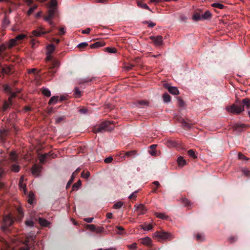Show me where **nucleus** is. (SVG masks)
<instances>
[{
  "mask_svg": "<svg viewBox=\"0 0 250 250\" xmlns=\"http://www.w3.org/2000/svg\"><path fill=\"white\" fill-rule=\"evenodd\" d=\"M51 54L47 53V56L45 59L48 69V71L46 72V75L49 77L47 79V81H49L52 78L56 72L57 68L60 66V62L59 61L53 59Z\"/></svg>",
  "mask_w": 250,
  "mask_h": 250,
  "instance_id": "1",
  "label": "nucleus"
},
{
  "mask_svg": "<svg viewBox=\"0 0 250 250\" xmlns=\"http://www.w3.org/2000/svg\"><path fill=\"white\" fill-rule=\"evenodd\" d=\"M115 123L113 121H105L95 126L93 129V131L95 133H102L104 131H111L114 129L113 125Z\"/></svg>",
  "mask_w": 250,
  "mask_h": 250,
  "instance_id": "2",
  "label": "nucleus"
},
{
  "mask_svg": "<svg viewBox=\"0 0 250 250\" xmlns=\"http://www.w3.org/2000/svg\"><path fill=\"white\" fill-rule=\"evenodd\" d=\"M18 156L15 152H11L9 158L6 161V163L9 167L11 170L14 172H18L20 170V167L18 165Z\"/></svg>",
  "mask_w": 250,
  "mask_h": 250,
  "instance_id": "3",
  "label": "nucleus"
},
{
  "mask_svg": "<svg viewBox=\"0 0 250 250\" xmlns=\"http://www.w3.org/2000/svg\"><path fill=\"white\" fill-rule=\"evenodd\" d=\"M14 222V218L11 214H7L3 217L0 228L3 231L8 230L9 227L11 226Z\"/></svg>",
  "mask_w": 250,
  "mask_h": 250,
  "instance_id": "4",
  "label": "nucleus"
},
{
  "mask_svg": "<svg viewBox=\"0 0 250 250\" xmlns=\"http://www.w3.org/2000/svg\"><path fill=\"white\" fill-rule=\"evenodd\" d=\"M226 110L229 113L232 114H239L244 110V106L237 105L233 104L226 107Z\"/></svg>",
  "mask_w": 250,
  "mask_h": 250,
  "instance_id": "5",
  "label": "nucleus"
},
{
  "mask_svg": "<svg viewBox=\"0 0 250 250\" xmlns=\"http://www.w3.org/2000/svg\"><path fill=\"white\" fill-rule=\"evenodd\" d=\"M170 234L163 231H157L153 234V237L159 241L166 240L170 238Z\"/></svg>",
  "mask_w": 250,
  "mask_h": 250,
  "instance_id": "6",
  "label": "nucleus"
},
{
  "mask_svg": "<svg viewBox=\"0 0 250 250\" xmlns=\"http://www.w3.org/2000/svg\"><path fill=\"white\" fill-rule=\"evenodd\" d=\"M52 31V29H50L48 31H45L44 28L42 26L37 27L36 30H33L32 33L34 36L40 37L46 33H49Z\"/></svg>",
  "mask_w": 250,
  "mask_h": 250,
  "instance_id": "7",
  "label": "nucleus"
},
{
  "mask_svg": "<svg viewBox=\"0 0 250 250\" xmlns=\"http://www.w3.org/2000/svg\"><path fill=\"white\" fill-rule=\"evenodd\" d=\"M57 9H49L46 15L43 16V19L45 21H49L56 16L57 14Z\"/></svg>",
  "mask_w": 250,
  "mask_h": 250,
  "instance_id": "8",
  "label": "nucleus"
},
{
  "mask_svg": "<svg viewBox=\"0 0 250 250\" xmlns=\"http://www.w3.org/2000/svg\"><path fill=\"white\" fill-rule=\"evenodd\" d=\"M81 170V169L80 168H78L76 169V170L72 173V175H71V178L70 179V180L68 181V182H67V185H66V188L67 189L68 188H69L72 183L74 181V180L75 178V177L76 176V175L80 172Z\"/></svg>",
  "mask_w": 250,
  "mask_h": 250,
  "instance_id": "9",
  "label": "nucleus"
},
{
  "mask_svg": "<svg viewBox=\"0 0 250 250\" xmlns=\"http://www.w3.org/2000/svg\"><path fill=\"white\" fill-rule=\"evenodd\" d=\"M162 37L161 36H150L149 39L154 42L155 45L160 46L162 42Z\"/></svg>",
  "mask_w": 250,
  "mask_h": 250,
  "instance_id": "10",
  "label": "nucleus"
},
{
  "mask_svg": "<svg viewBox=\"0 0 250 250\" xmlns=\"http://www.w3.org/2000/svg\"><path fill=\"white\" fill-rule=\"evenodd\" d=\"M176 162L179 168H182L187 165L186 160L182 156H181L177 158Z\"/></svg>",
  "mask_w": 250,
  "mask_h": 250,
  "instance_id": "11",
  "label": "nucleus"
},
{
  "mask_svg": "<svg viewBox=\"0 0 250 250\" xmlns=\"http://www.w3.org/2000/svg\"><path fill=\"white\" fill-rule=\"evenodd\" d=\"M157 145H152L149 146V153L153 156H157L159 155L160 152L156 149Z\"/></svg>",
  "mask_w": 250,
  "mask_h": 250,
  "instance_id": "12",
  "label": "nucleus"
},
{
  "mask_svg": "<svg viewBox=\"0 0 250 250\" xmlns=\"http://www.w3.org/2000/svg\"><path fill=\"white\" fill-rule=\"evenodd\" d=\"M42 167L37 165H34L32 168V174L34 175H38L41 172Z\"/></svg>",
  "mask_w": 250,
  "mask_h": 250,
  "instance_id": "13",
  "label": "nucleus"
},
{
  "mask_svg": "<svg viewBox=\"0 0 250 250\" xmlns=\"http://www.w3.org/2000/svg\"><path fill=\"white\" fill-rule=\"evenodd\" d=\"M161 187V185L159 182L156 181L152 183L151 184V188L153 190L152 192L154 193H157L158 191V188Z\"/></svg>",
  "mask_w": 250,
  "mask_h": 250,
  "instance_id": "14",
  "label": "nucleus"
},
{
  "mask_svg": "<svg viewBox=\"0 0 250 250\" xmlns=\"http://www.w3.org/2000/svg\"><path fill=\"white\" fill-rule=\"evenodd\" d=\"M11 105L12 104H11L9 102L4 101L3 105L0 109V111L4 113L11 107Z\"/></svg>",
  "mask_w": 250,
  "mask_h": 250,
  "instance_id": "15",
  "label": "nucleus"
},
{
  "mask_svg": "<svg viewBox=\"0 0 250 250\" xmlns=\"http://www.w3.org/2000/svg\"><path fill=\"white\" fill-rule=\"evenodd\" d=\"M6 49V46L5 45H0V58L2 59H5L6 56V54L4 52V51Z\"/></svg>",
  "mask_w": 250,
  "mask_h": 250,
  "instance_id": "16",
  "label": "nucleus"
},
{
  "mask_svg": "<svg viewBox=\"0 0 250 250\" xmlns=\"http://www.w3.org/2000/svg\"><path fill=\"white\" fill-rule=\"evenodd\" d=\"M136 104L139 107L147 106L148 105V103L145 100H139L136 103Z\"/></svg>",
  "mask_w": 250,
  "mask_h": 250,
  "instance_id": "17",
  "label": "nucleus"
},
{
  "mask_svg": "<svg viewBox=\"0 0 250 250\" xmlns=\"http://www.w3.org/2000/svg\"><path fill=\"white\" fill-rule=\"evenodd\" d=\"M105 43L103 41L97 42L90 45L91 48H95L100 47L104 46L105 45Z\"/></svg>",
  "mask_w": 250,
  "mask_h": 250,
  "instance_id": "18",
  "label": "nucleus"
},
{
  "mask_svg": "<svg viewBox=\"0 0 250 250\" xmlns=\"http://www.w3.org/2000/svg\"><path fill=\"white\" fill-rule=\"evenodd\" d=\"M155 216L159 218L168 220L170 219V217L168 216L167 215H166L164 213H159V212H155Z\"/></svg>",
  "mask_w": 250,
  "mask_h": 250,
  "instance_id": "19",
  "label": "nucleus"
},
{
  "mask_svg": "<svg viewBox=\"0 0 250 250\" xmlns=\"http://www.w3.org/2000/svg\"><path fill=\"white\" fill-rule=\"evenodd\" d=\"M152 243V240L148 237H146L142 239V243L143 245L149 246L151 245Z\"/></svg>",
  "mask_w": 250,
  "mask_h": 250,
  "instance_id": "20",
  "label": "nucleus"
},
{
  "mask_svg": "<svg viewBox=\"0 0 250 250\" xmlns=\"http://www.w3.org/2000/svg\"><path fill=\"white\" fill-rule=\"evenodd\" d=\"M1 73L3 74L9 75L11 73V68L9 66L6 65L1 68Z\"/></svg>",
  "mask_w": 250,
  "mask_h": 250,
  "instance_id": "21",
  "label": "nucleus"
},
{
  "mask_svg": "<svg viewBox=\"0 0 250 250\" xmlns=\"http://www.w3.org/2000/svg\"><path fill=\"white\" fill-rule=\"evenodd\" d=\"M137 210L140 212V214H143L146 211V208L143 204H140L136 207Z\"/></svg>",
  "mask_w": 250,
  "mask_h": 250,
  "instance_id": "22",
  "label": "nucleus"
},
{
  "mask_svg": "<svg viewBox=\"0 0 250 250\" xmlns=\"http://www.w3.org/2000/svg\"><path fill=\"white\" fill-rule=\"evenodd\" d=\"M59 97L57 96H54L52 97L48 102L49 104H54L57 103L58 101Z\"/></svg>",
  "mask_w": 250,
  "mask_h": 250,
  "instance_id": "23",
  "label": "nucleus"
},
{
  "mask_svg": "<svg viewBox=\"0 0 250 250\" xmlns=\"http://www.w3.org/2000/svg\"><path fill=\"white\" fill-rule=\"evenodd\" d=\"M39 223L41 226L43 227H46L49 224L48 221L42 218H39Z\"/></svg>",
  "mask_w": 250,
  "mask_h": 250,
  "instance_id": "24",
  "label": "nucleus"
},
{
  "mask_svg": "<svg viewBox=\"0 0 250 250\" xmlns=\"http://www.w3.org/2000/svg\"><path fill=\"white\" fill-rule=\"evenodd\" d=\"M163 99L165 103H169L171 100L170 96L167 93H165L163 95Z\"/></svg>",
  "mask_w": 250,
  "mask_h": 250,
  "instance_id": "25",
  "label": "nucleus"
},
{
  "mask_svg": "<svg viewBox=\"0 0 250 250\" xmlns=\"http://www.w3.org/2000/svg\"><path fill=\"white\" fill-rule=\"evenodd\" d=\"M7 131L5 130H0V139L3 141L5 139V137L7 135Z\"/></svg>",
  "mask_w": 250,
  "mask_h": 250,
  "instance_id": "26",
  "label": "nucleus"
},
{
  "mask_svg": "<svg viewBox=\"0 0 250 250\" xmlns=\"http://www.w3.org/2000/svg\"><path fill=\"white\" fill-rule=\"evenodd\" d=\"M19 187H20V188L21 190L23 189L24 193H26V185L22 183V180L21 178L20 180L19 181Z\"/></svg>",
  "mask_w": 250,
  "mask_h": 250,
  "instance_id": "27",
  "label": "nucleus"
},
{
  "mask_svg": "<svg viewBox=\"0 0 250 250\" xmlns=\"http://www.w3.org/2000/svg\"><path fill=\"white\" fill-rule=\"evenodd\" d=\"M141 228L145 231H148L151 229L153 228V226L151 224H145L141 226Z\"/></svg>",
  "mask_w": 250,
  "mask_h": 250,
  "instance_id": "28",
  "label": "nucleus"
},
{
  "mask_svg": "<svg viewBox=\"0 0 250 250\" xmlns=\"http://www.w3.org/2000/svg\"><path fill=\"white\" fill-rule=\"evenodd\" d=\"M73 95L77 98H79L82 95V92L79 89L78 87H75L74 89Z\"/></svg>",
  "mask_w": 250,
  "mask_h": 250,
  "instance_id": "29",
  "label": "nucleus"
},
{
  "mask_svg": "<svg viewBox=\"0 0 250 250\" xmlns=\"http://www.w3.org/2000/svg\"><path fill=\"white\" fill-rule=\"evenodd\" d=\"M49 4V9H57V1L56 0H51Z\"/></svg>",
  "mask_w": 250,
  "mask_h": 250,
  "instance_id": "30",
  "label": "nucleus"
},
{
  "mask_svg": "<svg viewBox=\"0 0 250 250\" xmlns=\"http://www.w3.org/2000/svg\"><path fill=\"white\" fill-rule=\"evenodd\" d=\"M55 47L53 44H51L47 46V54H52L54 51Z\"/></svg>",
  "mask_w": 250,
  "mask_h": 250,
  "instance_id": "31",
  "label": "nucleus"
},
{
  "mask_svg": "<svg viewBox=\"0 0 250 250\" xmlns=\"http://www.w3.org/2000/svg\"><path fill=\"white\" fill-rule=\"evenodd\" d=\"M42 93L45 96L49 97L51 96V92L47 88H43L42 90Z\"/></svg>",
  "mask_w": 250,
  "mask_h": 250,
  "instance_id": "32",
  "label": "nucleus"
},
{
  "mask_svg": "<svg viewBox=\"0 0 250 250\" xmlns=\"http://www.w3.org/2000/svg\"><path fill=\"white\" fill-rule=\"evenodd\" d=\"M142 23L143 24H147L148 27L149 28H152V27H154L156 24V23H155V22H153L152 21H142Z\"/></svg>",
  "mask_w": 250,
  "mask_h": 250,
  "instance_id": "33",
  "label": "nucleus"
},
{
  "mask_svg": "<svg viewBox=\"0 0 250 250\" xmlns=\"http://www.w3.org/2000/svg\"><path fill=\"white\" fill-rule=\"evenodd\" d=\"M81 186V181L79 180L77 183H75L72 186V190L78 189Z\"/></svg>",
  "mask_w": 250,
  "mask_h": 250,
  "instance_id": "34",
  "label": "nucleus"
},
{
  "mask_svg": "<svg viewBox=\"0 0 250 250\" xmlns=\"http://www.w3.org/2000/svg\"><path fill=\"white\" fill-rule=\"evenodd\" d=\"M85 228L92 231H95L96 229V226L93 224L86 225Z\"/></svg>",
  "mask_w": 250,
  "mask_h": 250,
  "instance_id": "35",
  "label": "nucleus"
},
{
  "mask_svg": "<svg viewBox=\"0 0 250 250\" xmlns=\"http://www.w3.org/2000/svg\"><path fill=\"white\" fill-rule=\"evenodd\" d=\"M124 203L123 202L118 201L116 202L113 206V208L115 209H119L122 208Z\"/></svg>",
  "mask_w": 250,
  "mask_h": 250,
  "instance_id": "36",
  "label": "nucleus"
},
{
  "mask_svg": "<svg viewBox=\"0 0 250 250\" xmlns=\"http://www.w3.org/2000/svg\"><path fill=\"white\" fill-rule=\"evenodd\" d=\"M105 50L109 53H116L117 52V49L114 47H106Z\"/></svg>",
  "mask_w": 250,
  "mask_h": 250,
  "instance_id": "37",
  "label": "nucleus"
},
{
  "mask_svg": "<svg viewBox=\"0 0 250 250\" xmlns=\"http://www.w3.org/2000/svg\"><path fill=\"white\" fill-rule=\"evenodd\" d=\"M211 13L208 11H206L202 16V19H207L211 17Z\"/></svg>",
  "mask_w": 250,
  "mask_h": 250,
  "instance_id": "38",
  "label": "nucleus"
},
{
  "mask_svg": "<svg viewBox=\"0 0 250 250\" xmlns=\"http://www.w3.org/2000/svg\"><path fill=\"white\" fill-rule=\"evenodd\" d=\"M176 99L178 106L180 107H184L185 105V104L183 100L179 97H177Z\"/></svg>",
  "mask_w": 250,
  "mask_h": 250,
  "instance_id": "39",
  "label": "nucleus"
},
{
  "mask_svg": "<svg viewBox=\"0 0 250 250\" xmlns=\"http://www.w3.org/2000/svg\"><path fill=\"white\" fill-rule=\"evenodd\" d=\"M243 103L247 108H250V100L248 98H245L243 100Z\"/></svg>",
  "mask_w": 250,
  "mask_h": 250,
  "instance_id": "40",
  "label": "nucleus"
},
{
  "mask_svg": "<svg viewBox=\"0 0 250 250\" xmlns=\"http://www.w3.org/2000/svg\"><path fill=\"white\" fill-rule=\"evenodd\" d=\"M163 86L165 88L167 89L168 92L172 94V86L170 85V84L165 83L163 84Z\"/></svg>",
  "mask_w": 250,
  "mask_h": 250,
  "instance_id": "41",
  "label": "nucleus"
},
{
  "mask_svg": "<svg viewBox=\"0 0 250 250\" xmlns=\"http://www.w3.org/2000/svg\"><path fill=\"white\" fill-rule=\"evenodd\" d=\"M138 5L139 6H140L143 8L148 9V10H150V9H149V7L147 5V4L144 2H143L142 1L138 2Z\"/></svg>",
  "mask_w": 250,
  "mask_h": 250,
  "instance_id": "42",
  "label": "nucleus"
},
{
  "mask_svg": "<svg viewBox=\"0 0 250 250\" xmlns=\"http://www.w3.org/2000/svg\"><path fill=\"white\" fill-rule=\"evenodd\" d=\"M55 119L56 123L59 124L62 121L64 120V119H65V116H62L59 117H56Z\"/></svg>",
  "mask_w": 250,
  "mask_h": 250,
  "instance_id": "43",
  "label": "nucleus"
},
{
  "mask_svg": "<svg viewBox=\"0 0 250 250\" xmlns=\"http://www.w3.org/2000/svg\"><path fill=\"white\" fill-rule=\"evenodd\" d=\"M188 155L193 158L195 159L197 157L196 155L195 154V152L192 149H189V150H188Z\"/></svg>",
  "mask_w": 250,
  "mask_h": 250,
  "instance_id": "44",
  "label": "nucleus"
},
{
  "mask_svg": "<svg viewBox=\"0 0 250 250\" xmlns=\"http://www.w3.org/2000/svg\"><path fill=\"white\" fill-rule=\"evenodd\" d=\"M211 5L213 7H216L220 9H223L224 7V6L222 4L219 3H212Z\"/></svg>",
  "mask_w": 250,
  "mask_h": 250,
  "instance_id": "45",
  "label": "nucleus"
},
{
  "mask_svg": "<svg viewBox=\"0 0 250 250\" xmlns=\"http://www.w3.org/2000/svg\"><path fill=\"white\" fill-rule=\"evenodd\" d=\"M90 176V172L89 171H86V173L83 171L81 173V176L85 179H87Z\"/></svg>",
  "mask_w": 250,
  "mask_h": 250,
  "instance_id": "46",
  "label": "nucleus"
},
{
  "mask_svg": "<svg viewBox=\"0 0 250 250\" xmlns=\"http://www.w3.org/2000/svg\"><path fill=\"white\" fill-rule=\"evenodd\" d=\"M104 229L103 227H96V229L95 230V232L97 233H101L104 232Z\"/></svg>",
  "mask_w": 250,
  "mask_h": 250,
  "instance_id": "47",
  "label": "nucleus"
},
{
  "mask_svg": "<svg viewBox=\"0 0 250 250\" xmlns=\"http://www.w3.org/2000/svg\"><path fill=\"white\" fill-rule=\"evenodd\" d=\"M196 238L197 240L201 241H202L205 239L204 236L202 235L201 234H197L196 236Z\"/></svg>",
  "mask_w": 250,
  "mask_h": 250,
  "instance_id": "48",
  "label": "nucleus"
},
{
  "mask_svg": "<svg viewBox=\"0 0 250 250\" xmlns=\"http://www.w3.org/2000/svg\"><path fill=\"white\" fill-rule=\"evenodd\" d=\"M138 192V191H135L134 192H133L132 193H131L129 196V198L130 199H135L137 197V193Z\"/></svg>",
  "mask_w": 250,
  "mask_h": 250,
  "instance_id": "49",
  "label": "nucleus"
},
{
  "mask_svg": "<svg viewBox=\"0 0 250 250\" xmlns=\"http://www.w3.org/2000/svg\"><path fill=\"white\" fill-rule=\"evenodd\" d=\"M3 88L4 90L8 93L9 92H11V89L10 86L7 84H4L3 85Z\"/></svg>",
  "mask_w": 250,
  "mask_h": 250,
  "instance_id": "50",
  "label": "nucleus"
},
{
  "mask_svg": "<svg viewBox=\"0 0 250 250\" xmlns=\"http://www.w3.org/2000/svg\"><path fill=\"white\" fill-rule=\"evenodd\" d=\"M245 127V125L242 124H236L234 126L235 129L236 130H239V128H243Z\"/></svg>",
  "mask_w": 250,
  "mask_h": 250,
  "instance_id": "51",
  "label": "nucleus"
},
{
  "mask_svg": "<svg viewBox=\"0 0 250 250\" xmlns=\"http://www.w3.org/2000/svg\"><path fill=\"white\" fill-rule=\"evenodd\" d=\"M46 157H47V154H46L42 155L40 157V161L41 163H42V164H44V162H45V159H46Z\"/></svg>",
  "mask_w": 250,
  "mask_h": 250,
  "instance_id": "52",
  "label": "nucleus"
},
{
  "mask_svg": "<svg viewBox=\"0 0 250 250\" xmlns=\"http://www.w3.org/2000/svg\"><path fill=\"white\" fill-rule=\"evenodd\" d=\"M88 45V44L86 42H82L78 44V47L80 49H83L85 48Z\"/></svg>",
  "mask_w": 250,
  "mask_h": 250,
  "instance_id": "53",
  "label": "nucleus"
},
{
  "mask_svg": "<svg viewBox=\"0 0 250 250\" xmlns=\"http://www.w3.org/2000/svg\"><path fill=\"white\" fill-rule=\"evenodd\" d=\"M26 36L24 34H20L16 37L17 40L21 41L25 38Z\"/></svg>",
  "mask_w": 250,
  "mask_h": 250,
  "instance_id": "54",
  "label": "nucleus"
},
{
  "mask_svg": "<svg viewBox=\"0 0 250 250\" xmlns=\"http://www.w3.org/2000/svg\"><path fill=\"white\" fill-rule=\"evenodd\" d=\"M25 224L27 226L33 227L34 225V223L32 220H27L25 221Z\"/></svg>",
  "mask_w": 250,
  "mask_h": 250,
  "instance_id": "55",
  "label": "nucleus"
},
{
  "mask_svg": "<svg viewBox=\"0 0 250 250\" xmlns=\"http://www.w3.org/2000/svg\"><path fill=\"white\" fill-rule=\"evenodd\" d=\"M193 19L194 21H198L202 19V18L199 14H197L193 15Z\"/></svg>",
  "mask_w": 250,
  "mask_h": 250,
  "instance_id": "56",
  "label": "nucleus"
},
{
  "mask_svg": "<svg viewBox=\"0 0 250 250\" xmlns=\"http://www.w3.org/2000/svg\"><path fill=\"white\" fill-rule=\"evenodd\" d=\"M135 153L134 151H127L125 153V156L127 157H129L131 156L134 155Z\"/></svg>",
  "mask_w": 250,
  "mask_h": 250,
  "instance_id": "57",
  "label": "nucleus"
},
{
  "mask_svg": "<svg viewBox=\"0 0 250 250\" xmlns=\"http://www.w3.org/2000/svg\"><path fill=\"white\" fill-rule=\"evenodd\" d=\"M36 8H37L36 6H33V7L30 8V9L28 11V15L32 14L33 13V12L35 11V10L36 9Z\"/></svg>",
  "mask_w": 250,
  "mask_h": 250,
  "instance_id": "58",
  "label": "nucleus"
},
{
  "mask_svg": "<svg viewBox=\"0 0 250 250\" xmlns=\"http://www.w3.org/2000/svg\"><path fill=\"white\" fill-rule=\"evenodd\" d=\"M59 31H60L59 32L60 35H63L65 34V31L64 27H60L59 28Z\"/></svg>",
  "mask_w": 250,
  "mask_h": 250,
  "instance_id": "59",
  "label": "nucleus"
},
{
  "mask_svg": "<svg viewBox=\"0 0 250 250\" xmlns=\"http://www.w3.org/2000/svg\"><path fill=\"white\" fill-rule=\"evenodd\" d=\"M243 173L248 177H250V171H249L247 169H244L243 170Z\"/></svg>",
  "mask_w": 250,
  "mask_h": 250,
  "instance_id": "60",
  "label": "nucleus"
},
{
  "mask_svg": "<svg viewBox=\"0 0 250 250\" xmlns=\"http://www.w3.org/2000/svg\"><path fill=\"white\" fill-rule=\"evenodd\" d=\"M113 160V158L111 156L108 157L104 159V162L105 163H111Z\"/></svg>",
  "mask_w": 250,
  "mask_h": 250,
  "instance_id": "61",
  "label": "nucleus"
},
{
  "mask_svg": "<svg viewBox=\"0 0 250 250\" xmlns=\"http://www.w3.org/2000/svg\"><path fill=\"white\" fill-rule=\"evenodd\" d=\"M116 228L120 230L119 232V234H122L123 233V231H124V228L121 226H117Z\"/></svg>",
  "mask_w": 250,
  "mask_h": 250,
  "instance_id": "62",
  "label": "nucleus"
},
{
  "mask_svg": "<svg viewBox=\"0 0 250 250\" xmlns=\"http://www.w3.org/2000/svg\"><path fill=\"white\" fill-rule=\"evenodd\" d=\"M179 90L176 87L173 86V95H178L179 94Z\"/></svg>",
  "mask_w": 250,
  "mask_h": 250,
  "instance_id": "63",
  "label": "nucleus"
},
{
  "mask_svg": "<svg viewBox=\"0 0 250 250\" xmlns=\"http://www.w3.org/2000/svg\"><path fill=\"white\" fill-rule=\"evenodd\" d=\"M165 144L169 148H171L172 147V141L171 140H167L165 143Z\"/></svg>",
  "mask_w": 250,
  "mask_h": 250,
  "instance_id": "64",
  "label": "nucleus"
}]
</instances>
